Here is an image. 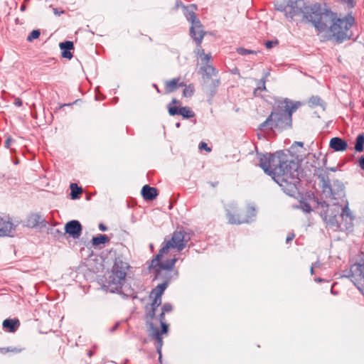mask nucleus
Returning <instances> with one entry per match:
<instances>
[{"label":"nucleus","mask_w":364,"mask_h":364,"mask_svg":"<svg viewBox=\"0 0 364 364\" xmlns=\"http://www.w3.org/2000/svg\"><path fill=\"white\" fill-rule=\"evenodd\" d=\"M54 13L55 14H59L56 9H54Z\"/></svg>","instance_id":"nucleus-64"},{"label":"nucleus","mask_w":364,"mask_h":364,"mask_svg":"<svg viewBox=\"0 0 364 364\" xmlns=\"http://www.w3.org/2000/svg\"><path fill=\"white\" fill-rule=\"evenodd\" d=\"M168 113L171 116H175L180 114V108L173 106L171 107L170 105L168 106Z\"/></svg>","instance_id":"nucleus-38"},{"label":"nucleus","mask_w":364,"mask_h":364,"mask_svg":"<svg viewBox=\"0 0 364 364\" xmlns=\"http://www.w3.org/2000/svg\"><path fill=\"white\" fill-rule=\"evenodd\" d=\"M219 85H220V80L217 79V80H213V82H212L213 89L211 90V95H213L215 93L216 89L219 86Z\"/></svg>","instance_id":"nucleus-42"},{"label":"nucleus","mask_w":364,"mask_h":364,"mask_svg":"<svg viewBox=\"0 0 364 364\" xmlns=\"http://www.w3.org/2000/svg\"><path fill=\"white\" fill-rule=\"evenodd\" d=\"M301 105L300 102L293 101L288 98L276 100L271 114L264 122L260 124L259 129L262 130L265 127H269L271 130L291 128L292 114Z\"/></svg>","instance_id":"nucleus-2"},{"label":"nucleus","mask_w":364,"mask_h":364,"mask_svg":"<svg viewBox=\"0 0 364 364\" xmlns=\"http://www.w3.org/2000/svg\"><path fill=\"white\" fill-rule=\"evenodd\" d=\"M321 217L326 223L333 225L337 222L336 214L328 215V210H326L321 213Z\"/></svg>","instance_id":"nucleus-28"},{"label":"nucleus","mask_w":364,"mask_h":364,"mask_svg":"<svg viewBox=\"0 0 364 364\" xmlns=\"http://www.w3.org/2000/svg\"><path fill=\"white\" fill-rule=\"evenodd\" d=\"M21 351V349H18L16 348H0V353H6L8 352H14V353H20Z\"/></svg>","instance_id":"nucleus-39"},{"label":"nucleus","mask_w":364,"mask_h":364,"mask_svg":"<svg viewBox=\"0 0 364 364\" xmlns=\"http://www.w3.org/2000/svg\"><path fill=\"white\" fill-rule=\"evenodd\" d=\"M315 281L316 282H321L323 281V279L321 278H320V277H317V278H315Z\"/></svg>","instance_id":"nucleus-58"},{"label":"nucleus","mask_w":364,"mask_h":364,"mask_svg":"<svg viewBox=\"0 0 364 364\" xmlns=\"http://www.w3.org/2000/svg\"><path fill=\"white\" fill-rule=\"evenodd\" d=\"M198 47L195 51V53H196V55L200 57V58H202L203 55H204L205 52H204V50L201 48L200 46V45H198Z\"/></svg>","instance_id":"nucleus-45"},{"label":"nucleus","mask_w":364,"mask_h":364,"mask_svg":"<svg viewBox=\"0 0 364 364\" xmlns=\"http://www.w3.org/2000/svg\"><path fill=\"white\" fill-rule=\"evenodd\" d=\"M172 103H173V104H176V103H178L177 100H176V99H173V100H172Z\"/></svg>","instance_id":"nucleus-63"},{"label":"nucleus","mask_w":364,"mask_h":364,"mask_svg":"<svg viewBox=\"0 0 364 364\" xmlns=\"http://www.w3.org/2000/svg\"><path fill=\"white\" fill-rule=\"evenodd\" d=\"M129 268L128 263L119 257L116 258L112 269V272L106 279L102 288L111 293H120L123 283L125 281L127 270Z\"/></svg>","instance_id":"nucleus-5"},{"label":"nucleus","mask_w":364,"mask_h":364,"mask_svg":"<svg viewBox=\"0 0 364 364\" xmlns=\"http://www.w3.org/2000/svg\"><path fill=\"white\" fill-rule=\"evenodd\" d=\"M296 143L298 144V146H301V147H302V146H303V145H304V143H303V142H301V141H296Z\"/></svg>","instance_id":"nucleus-61"},{"label":"nucleus","mask_w":364,"mask_h":364,"mask_svg":"<svg viewBox=\"0 0 364 364\" xmlns=\"http://www.w3.org/2000/svg\"><path fill=\"white\" fill-rule=\"evenodd\" d=\"M14 105L16 107H21L23 104L21 99L20 98H16L14 102Z\"/></svg>","instance_id":"nucleus-49"},{"label":"nucleus","mask_w":364,"mask_h":364,"mask_svg":"<svg viewBox=\"0 0 364 364\" xmlns=\"http://www.w3.org/2000/svg\"><path fill=\"white\" fill-rule=\"evenodd\" d=\"M210 58H211L210 53H208V54L204 53V55H203V56L201 58V60H202V61L208 62L210 60Z\"/></svg>","instance_id":"nucleus-47"},{"label":"nucleus","mask_w":364,"mask_h":364,"mask_svg":"<svg viewBox=\"0 0 364 364\" xmlns=\"http://www.w3.org/2000/svg\"><path fill=\"white\" fill-rule=\"evenodd\" d=\"M161 258L162 257H160L159 261H157V262H154L155 260V257H154L151 260V267H154V268L158 267L159 270L161 269V270L171 271L178 259L176 257H173V259H166L164 262H161Z\"/></svg>","instance_id":"nucleus-16"},{"label":"nucleus","mask_w":364,"mask_h":364,"mask_svg":"<svg viewBox=\"0 0 364 364\" xmlns=\"http://www.w3.org/2000/svg\"><path fill=\"white\" fill-rule=\"evenodd\" d=\"M178 78H173L166 83L165 89L167 93L173 92L178 87L186 86L184 82H178Z\"/></svg>","instance_id":"nucleus-22"},{"label":"nucleus","mask_w":364,"mask_h":364,"mask_svg":"<svg viewBox=\"0 0 364 364\" xmlns=\"http://www.w3.org/2000/svg\"><path fill=\"white\" fill-rule=\"evenodd\" d=\"M3 328L8 329L9 332H15L19 326L20 323L18 319L7 318L3 321Z\"/></svg>","instance_id":"nucleus-21"},{"label":"nucleus","mask_w":364,"mask_h":364,"mask_svg":"<svg viewBox=\"0 0 364 364\" xmlns=\"http://www.w3.org/2000/svg\"><path fill=\"white\" fill-rule=\"evenodd\" d=\"M109 241V238L106 235H100L99 236L93 237L92 243L93 246H98L101 244H105Z\"/></svg>","instance_id":"nucleus-26"},{"label":"nucleus","mask_w":364,"mask_h":364,"mask_svg":"<svg viewBox=\"0 0 364 364\" xmlns=\"http://www.w3.org/2000/svg\"><path fill=\"white\" fill-rule=\"evenodd\" d=\"M269 73H267L266 75L264 76V77H263L262 80H261V82H260V85H259L257 86V88L255 89L254 90V94L256 95L257 92V91H264L266 90V86H265V83H266V77L268 76Z\"/></svg>","instance_id":"nucleus-31"},{"label":"nucleus","mask_w":364,"mask_h":364,"mask_svg":"<svg viewBox=\"0 0 364 364\" xmlns=\"http://www.w3.org/2000/svg\"><path fill=\"white\" fill-rule=\"evenodd\" d=\"M183 6H184L181 1H177L176 4V7L178 8L179 6H181L183 8Z\"/></svg>","instance_id":"nucleus-55"},{"label":"nucleus","mask_w":364,"mask_h":364,"mask_svg":"<svg viewBox=\"0 0 364 364\" xmlns=\"http://www.w3.org/2000/svg\"><path fill=\"white\" fill-rule=\"evenodd\" d=\"M341 210H342L340 214V216L342 218V220H346L347 224H351L354 219V217L353 215L352 212L348 208V203H347L346 205L343 208H342Z\"/></svg>","instance_id":"nucleus-23"},{"label":"nucleus","mask_w":364,"mask_h":364,"mask_svg":"<svg viewBox=\"0 0 364 364\" xmlns=\"http://www.w3.org/2000/svg\"><path fill=\"white\" fill-rule=\"evenodd\" d=\"M320 205L322 208H328V204L325 201L320 203Z\"/></svg>","instance_id":"nucleus-54"},{"label":"nucleus","mask_w":364,"mask_h":364,"mask_svg":"<svg viewBox=\"0 0 364 364\" xmlns=\"http://www.w3.org/2000/svg\"><path fill=\"white\" fill-rule=\"evenodd\" d=\"M147 326L149 328V331L150 332L149 336L156 340V351L159 355V359L161 358V348L163 346V338L161 337L162 334H160L159 330L154 325L152 321H147Z\"/></svg>","instance_id":"nucleus-12"},{"label":"nucleus","mask_w":364,"mask_h":364,"mask_svg":"<svg viewBox=\"0 0 364 364\" xmlns=\"http://www.w3.org/2000/svg\"><path fill=\"white\" fill-rule=\"evenodd\" d=\"M98 228H99L100 230L103 231V232L107 230V227L105 225H104L103 223H100L98 225Z\"/></svg>","instance_id":"nucleus-51"},{"label":"nucleus","mask_w":364,"mask_h":364,"mask_svg":"<svg viewBox=\"0 0 364 364\" xmlns=\"http://www.w3.org/2000/svg\"><path fill=\"white\" fill-rule=\"evenodd\" d=\"M141 196L146 200H152L157 196V190L149 185H145L141 188Z\"/></svg>","instance_id":"nucleus-20"},{"label":"nucleus","mask_w":364,"mask_h":364,"mask_svg":"<svg viewBox=\"0 0 364 364\" xmlns=\"http://www.w3.org/2000/svg\"><path fill=\"white\" fill-rule=\"evenodd\" d=\"M191 237L183 230L175 231L172 234L171 238L168 240H165L162 243V246L159 250L158 254L155 256V260L154 262H157L160 257H163L164 254H166L169 249L174 248L178 251L183 250Z\"/></svg>","instance_id":"nucleus-6"},{"label":"nucleus","mask_w":364,"mask_h":364,"mask_svg":"<svg viewBox=\"0 0 364 364\" xmlns=\"http://www.w3.org/2000/svg\"><path fill=\"white\" fill-rule=\"evenodd\" d=\"M306 6L303 0H289L284 11L288 18H293L295 16L303 14V6Z\"/></svg>","instance_id":"nucleus-11"},{"label":"nucleus","mask_w":364,"mask_h":364,"mask_svg":"<svg viewBox=\"0 0 364 364\" xmlns=\"http://www.w3.org/2000/svg\"><path fill=\"white\" fill-rule=\"evenodd\" d=\"M364 149V134L358 135L355 139V151L356 152H362Z\"/></svg>","instance_id":"nucleus-27"},{"label":"nucleus","mask_w":364,"mask_h":364,"mask_svg":"<svg viewBox=\"0 0 364 364\" xmlns=\"http://www.w3.org/2000/svg\"><path fill=\"white\" fill-rule=\"evenodd\" d=\"M147 326L149 328V331L150 332L149 336L156 340V351L159 355V359L161 358V348L163 346V338L161 337L162 334H160L159 330L154 325L152 321H147Z\"/></svg>","instance_id":"nucleus-13"},{"label":"nucleus","mask_w":364,"mask_h":364,"mask_svg":"<svg viewBox=\"0 0 364 364\" xmlns=\"http://www.w3.org/2000/svg\"><path fill=\"white\" fill-rule=\"evenodd\" d=\"M259 166L287 195L293 196L298 191L300 183L299 164L289 151H278L263 154L259 158Z\"/></svg>","instance_id":"nucleus-1"},{"label":"nucleus","mask_w":364,"mask_h":364,"mask_svg":"<svg viewBox=\"0 0 364 364\" xmlns=\"http://www.w3.org/2000/svg\"><path fill=\"white\" fill-rule=\"evenodd\" d=\"M119 325V323H118V322H117V323H116L114 324V326L110 328V330H109V331H110V332H114V331H115L117 330V328H118Z\"/></svg>","instance_id":"nucleus-53"},{"label":"nucleus","mask_w":364,"mask_h":364,"mask_svg":"<svg viewBox=\"0 0 364 364\" xmlns=\"http://www.w3.org/2000/svg\"><path fill=\"white\" fill-rule=\"evenodd\" d=\"M168 283L169 280L167 279L161 284H158L154 289H152L151 295H158V296H161L162 294L167 288Z\"/></svg>","instance_id":"nucleus-25"},{"label":"nucleus","mask_w":364,"mask_h":364,"mask_svg":"<svg viewBox=\"0 0 364 364\" xmlns=\"http://www.w3.org/2000/svg\"><path fill=\"white\" fill-rule=\"evenodd\" d=\"M350 279V281L360 291L364 289V258L350 266L349 274L345 275Z\"/></svg>","instance_id":"nucleus-10"},{"label":"nucleus","mask_w":364,"mask_h":364,"mask_svg":"<svg viewBox=\"0 0 364 364\" xmlns=\"http://www.w3.org/2000/svg\"><path fill=\"white\" fill-rule=\"evenodd\" d=\"M201 73L203 75V77L207 78H210L213 76L217 75L218 71L216 69L211 65H207L205 66H202L200 68Z\"/></svg>","instance_id":"nucleus-24"},{"label":"nucleus","mask_w":364,"mask_h":364,"mask_svg":"<svg viewBox=\"0 0 364 364\" xmlns=\"http://www.w3.org/2000/svg\"><path fill=\"white\" fill-rule=\"evenodd\" d=\"M159 320L160 321V323L166 322L165 313H164L162 311H161V313L159 315Z\"/></svg>","instance_id":"nucleus-48"},{"label":"nucleus","mask_w":364,"mask_h":364,"mask_svg":"<svg viewBox=\"0 0 364 364\" xmlns=\"http://www.w3.org/2000/svg\"><path fill=\"white\" fill-rule=\"evenodd\" d=\"M334 16V12L323 7L319 3L303 6L302 21L311 23L319 33L327 29L328 21L332 20Z\"/></svg>","instance_id":"nucleus-3"},{"label":"nucleus","mask_w":364,"mask_h":364,"mask_svg":"<svg viewBox=\"0 0 364 364\" xmlns=\"http://www.w3.org/2000/svg\"><path fill=\"white\" fill-rule=\"evenodd\" d=\"M329 146L335 151H343L348 148V143L342 138L333 137L330 141Z\"/></svg>","instance_id":"nucleus-17"},{"label":"nucleus","mask_w":364,"mask_h":364,"mask_svg":"<svg viewBox=\"0 0 364 364\" xmlns=\"http://www.w3.org/2000/svg\"><path fill=\"white\" fill-rule=\"evenodd\" d=\"M82 227L78 220H73L68 222L65 225V233L73 239H78L82 234Z\"/></svg>","instance_id":"nucleus-14"},{"label":"nucleus","mask_w":364,"mask_h":364,"mask_svg":"<svg viewBox=\"0 0 364 364\" xmlns=\"http://www.w3.org/2000/svg\"><path fill=\"white\" fill-rule=\"evenodd\" d=\"M334 206H336V210H335L336 213H338L339 212V208H340V205H338V204H333Z\"/></svg>","instance_id":"nucleus-57"},{"label":"nucleus","mask_w":364,"mask_h":364,"mask_svg":"<svg viewBox=\"0 0 364 364\" xmlns=\"http://www.w3.org/2000/svg\"><path fill=\"white\" fill-rule=\"evenodd\" d=\"M14 225L9 218L0 216V237L12 236Z\"/></svg>","instance_id":"nucleus-15"},{"label":"nucleus","mask_w":364,"mask_h":364,"mask_svg":"<svg viewBox=\"0 0 364 364\" xmlns=\"http://www.w3.org/2000/svg\"><path fill=\"white\" fill-rule=\"evenodd\" d=\"M179 112V114L185 119H189L195 116V113L188 107H181Z\"/></svg>","instance_id":"nucleus-30"},{"label":"nucleus","mask_w":364,"mask_h":364,"mask_svg":"<svg viewBox=\"0 0 364 364\" xmlns=\"http://www.w3.org/2000/svg\"><path fill=\"white\" fill-rule=\"evenodd\" d=\"M156 309L150 307L149 310L146 314V323H147V321H151L152 319L155 318V314L156 311Z\"/></svg>","instance_id":"nucleus-33"},{"label":"nucleus","mask_w":364,"mask_h":364,"mask_svg":"<svg viewBox=\"0 0 364 364\" xmlns=\"http://www.w3.org/2000/svg\"><path fill=\"white\" fill-rule=\"evenodd\" d=\"M199 149H205L206 151L210 152L211 151V149L208 146V144L205 142H200L199 144Z\"/></svg>","instance_id":"nucleus-46"},{"label":"nucleus","mask_w":364,"mask_h":364,"mask_svg":"<svg viewBox=\"0 0 364 364\" xmlns=\"http://www.w3.org/2000/svg\"><path fill=\"white\" fill-rule=\"evenodd\" d=\"M315 266H316V264H313L311 267L310 272H311V274H313L314 273V268Z\"/></svg>","instance_id":"nucleus-56"},{"label":"nucleus","mask_w":364,"mask_h":364,"mask_svg":"<svg viewBox=\"0 0 364 364\" xmlns=\"http://www.w3.org/2000/svg\"><path fill=\"white\" fill-rule=\"evenodd\" d=\"M12 141V139L11 137H8L6 141H5V143H4V146L6 148H9L10 146H11V143Z\"/></svg>","instance_id":"nucleus-50"},{"label":"nucleus","mask_w":364,"mask_h":364,"mask_svg":"<svg viewBox=\"0 0 364 364\" xmlns=\"http://www.w3.org/2000/svg\"><path fill=\"white\" fill-rule=\"evenodd\" d=\"M227 217L230 224L248 223L253 220L256 216V210L253 206L247 207V215L242 216L237 213V204L234 202L226 205Z\"/></svg>","instance_id":"nucleus-8"},{"label":"nucleus","mask_w":364,"mask_h":364,"mask_svg":"<svg viewBox=\"0 0 364 364\" xmlns=\"http://www.w3.org/2000/svg\"><path fill=\"white\" fill-rule=\"evenodd\" d=\"M301 208L305 213H310L312 210L311 205L307 203L301 205Z\"/></svg>","instance_id":"nucleus-43"},{"label":"nucleus","mask_w":364,"mask_h":364,"mask_svg":"<svg viewBox=\"0 0 364 364\" xmlns=\"http://www.w3.org/2000/svg\"><path fill=\"white\" fill-rule=\"evenodd\" d=\"M194 93V87L192 85H189L188 86H186L183 90V96L186 97H191Z\"/></svg>","instance_id":"nucleus-32"},{"label":"nucleus","mask_w":364,"mask_h":364,"mask_svg":"<svg viewBox=\"0 0 364 364\" xmlns=\"http://www.w3.org/2000/svg\"><path fill=\"white\" fill-rule=\"evenodd\" d=\"M161 329L159 331L160 334L166 333L168 331V325L166 322L161 323Z\"/></svg>","instance_id":"nucleus-44"},{"label":"nucleus","mask_w":364,"mask_h":364,"mask_svg":"<svg viewBox=\"0 0 364 364\" xmlns=\"http://www.w3.org/2000/svg\"><path fill=\"white\" fill-rule=\"evenodd\" d=\"M40 34L41 33L39 30H33L27 37V41L31 42L33 40L37 39L40 36Z\"/></svg>","instance_id":"nucleus-35"},{"label":"nucleus","mask_w":364,"mask_h":364,"mask_svg":"<svg viewBox=\"0 0 364 364\" xmlns=\"http://www.w3.org/2000/svg\"><path fill=\"white\" fill-rule=\"evenodd\" d=\"M319 178L321 179L323 191L326 196L334 200L344 196V186L342 183L337 181L331 185L327 176L320 175Z\"/></svg>","instance_id":"nucleus-9"},{"label":"nucleus","mask_w":364,"mask_h":364,"mask_svg":"<svg viewBox=\"0 0 364 364\" xmlns=\"http://www.w3.org/2000/svg\"><path fill=\"white\" fill-rule=\"evenodd\" d=\"M278 43H279V41L277 40H276V41H266L264 43V46H265L267 49H270L273 46H274L276 45H278Z\"/></svg>","instance_id":"nucleus-41"},{"label":"nucleus","mask_w":364,"mask_h":364,"mask_svg":"<svg viewBox=\"0 0 364 364\" xmlns=\"http://www.w3.org/2000/svg\"><path fill=\"white\" fill-rule=\"evenodd\" d=\"M277 9L279 10V11H284V7H283L282 6H280Z\"/></svg>","instance_id":"nucleus-60"},{"label":"nucleus","mask_w":364,"mask_h":364,"mask_svg":"<svg viewBox=\"0 0 364 364\" xmlns=\"http://www.w3.org/2000/svg\"><path fill=\"white\" fill-rule=\"evenodd\" d=\"M153 86L155 87V89H156L158 92H160V91H159V88H158L156 85L154 84Z\"/></svg>","instance_id":"nucleus-62"},{"label":"nucleus","mask_w":364,"mask_h":364,"mask_svg":"<svg viewBox=\"0 0 364 364\" xmlns=\"http://www.w3.org/2000/svg\"><path fill=\"white\" fill-rule=\"evenodd\" d=\"M154 299L151 304H150V307L156 309L161 305V296H158V295H154Z\"/></svg>","instance_id":"nucleus-34"},{"label":"nucleus","mask_w":364,"mask_h":364,"mask_svg":"<svg viewBox=\"0 0 364 364\" xmlns=\"http://www.w3.org/2000/svg\"><path fill=\"white\" fill-rule=\"evenodd\" d=\"M20 9H21V11H25V9H26V6H25V5H21V6Z\"/></svg>","instance_id":"nucleus-59"},{"label":"nucleus","mask_w":364,"mask_h":364,"mask_svg":"<svg viewBox=\"0 0 364 364\" xmlns=\"http://www.w3.org/2000/svg\"><path fill=\"white\" fill-rule=\"evenodd\" d=\"M183 14L187 20L191 22L190 35L198 45L201 44L205 32L203 30V26L198 18H196L195 11L196 6L191 4L189 6H183Z\"/></svg>","instance_id":"nucleus-7"},{"label":"nucleus","mask_w":364,"mask_h":364,"mask_svg":"<svg viewBox=\"0 0 364 364\" xmlns=\"http://www.w3.org/2000/svg\"><path fill=\"white\" fill-rule=\"evenodd\" d=\"M294 237H295V235H294V233H291V234H289V235L287 237V238H286V241H287V242L288 243V242H289L290 241H291V240L294 238Z\"/></svg>","instance_id":"nucleus-52"},{"label":"nucleus","mask_w":364,"mask_h":364,"mask_svg":"<svg viewBox=\"0 0 364 364\" xmlns=\"http://www.w3.org/2000/svg\"><path fill=\"white\" fill-rule=\"evenodd\" d=\"M309 102L312 104L314 106H318L321 105L323 101L319 97L313 96L310 98Z\"/></svg>","instance_id":"nucleus-37"},{"label":"nucleus","mask_w":364,"mask_h":364,"mask_svg":"<svg viewBox=\"0 0 364 364\" xmlns=\"http://www.w3.org/2000/svg\"><path fill=\"white\" fill-rule=\"evenodd\" d=\"M173 310V306L170 304V303H165L162 308H161V311L164 312V313H169L171 312V311Z\"/></svg>","instance_id":"nucleus-40"},{"label":"nucleus","mask_w":364,"mask_h":364,"mask_svg":"<svg viewBox=\"0 0 364 364\" xmlns=\"http://www.w3.org/2000/svg\"><path fill=\"white\" fill-rule=\"evenodd\" d=\"M59 47L62 50L61 55L64 58L71 59L73 58V54L70 52L72 50H74V44L73 41H65L64 42H61L59 44Z\"/></svg>","instance_id":"nucleus-19"},{"label":"nucleus","mask_w":364,"mask_h":364,"mask_svg":"<svg viewBox=\"0 0 364 364\" xmlns=\"http://www.w3.org/2000/svg\"><path fill=\"white\" fill-rule=\"evenodd\" d=\"M237 52L238 54H240L241 55H246L248 54H255L257 53L255 50H249V49H246L244 48H238L237 49Z\"/></svg>","instance_id":"nucleus-36"},{"label":"nucleus","mask_w":364,"mask_h":364,"mask_svg":"<svg viewBox=\"0 0 364 364\" xmlns=\"http://www.w3.org/2000/svg\"><path fill=\"white\" fill-rule=\"evenodd\" d=\"M27 226L29 228H37L39 226H46V222L38 213H33L29 215L27 220Z\"/></svg>","instance_id":"nucleus-18"},{"label":"nucleus","mask_w":364,"mask_h":364,"mask_svg":"<svg viewBox=\"0 0 364 364\" xmlns=\"http://www.w3.org/2000/svg\"><path fill=\"white\" fill-rule=\"evenodd\" d=\"M333 19L328 21V28L324 32H327L329 36L337 43H341L350 39L352 36L350 28L355 23V18L350 14L344 18H338L334 12Z\"/></svg>","instance_id":"nucleus-4"},{"label":"nucleus","mask_w":364,"mask_h":364,"mask_svg":"<svg viewBox=\"0 0 364 364\" xmlns=\"http://www.w3.org/2000/svg\"><path fill=\"white\" fill-rule=\"evenodd\" d=\"M70 196L72 199H77L79 198V195L82 193V189L80 187H78V186L76 183H71L70 184Z\"/></svg>","instance_id":"nucleus-29"}]
</instances>
